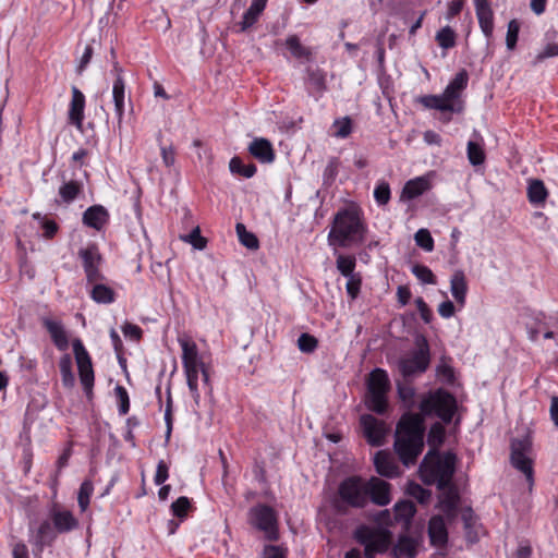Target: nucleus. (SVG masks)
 Instances as JSON below:
<instances>
[{"label": "nucleus", "mask_w": 558, "mask_h": 558, "mask_svg": "<svg viewBox=\"0 0 558 558\" xmlns=\"http://www.w3.org/2000/svg\"><path fill=\"white\" fill-rule=\"evenodd\" d=\"M412 272L423 283H427V284L436 283V277L427 266L414 265L412 267Z\"/></svg>", "instance_id": "48"}, {"label": "nucleus", "mask_w": 558, "mask_h": 558, "mask_svg": "<svg viewBox=\"0 0 558 558\" xmlns=\"http://www.w3.org/2000/svg\"><path fill=\"white\" fill-rule=\"evenodd\" d=\"M250 520L255 527L266 533L268 539L276 541L278 538L276 514L271 507L258 505L252 508Z\"/></svg>", "instance_id": "13"}, {"label": "nucleus", "mask_w": 558, "mask_h": 558, "mask_svg": "<svg viewBox=\"0 0 558 558\" xmlns=\"http://www.w3.org/2000/svg\"><path fill=\"white\" fill-rule=\"evenodd\" d=\"M367 480L352 475L345 477L338 486V499L335 507L339 512H344L347 507L362 509L367 506Z\"/></svg>", "instance_id": "5"}, {"label": "nucleus", "mask_w": 558, "mask_h": 558, "mask_svg": "<svg viewBox=\"0 0 558 558\" xmlns=\"http://www.w3.org/2000/svg\"><path fill=\"white\" fill-rule=\"evenodd\" d=\"M397 391L399 398L409 404L413 403V399L415 396V389L410 385L405 383H398L397 384Z\"/></svg>", "instance_id": "57"}, {"label": "nucleus", "mask_w": 558, "mask_h": 558, "mask_svg": "<svg viewBox=\"0 0 558 558\" xmlns=\"http://www.w3.org/2000/svg\"><path fill=\"white\" fill-rule=\"evenodd\" d=\"M355 539L364 546L365 558H374L388 549L390 533L384 529L361 526L355 531Z\"/></svg>", "instance_id": "9"}, {"label": "nucleus", "mask_w": 558, "mask_h": 558, "mask_svg": "<svg viewBox=\"0 0 558 558\" xmlns=\"http://www.w3.org/2000/svg\"><path fill=\"white\" fill-rule=\"evenodd\" d=\"M93 493V484L89 481H85L81 484L77 502L82 511H85L89 505V498Z\"/></svg>", "instance_id": "50"}, {"label": "nucleus", "mask_w": 558, "mask_h": 558, "mask_svg": "<svg viewBox=\"0 0 558 558\" xmlns=\"http://www.w3.org/2000/svg\"><path fill=\"white\" fill-rule=\"evenodd\" d=\"M347 279H348L347 284H345L347 293L352 300H354L357 298V295L360 293L362 278L359 274V275H355L352 277H347Z\"/></svg>", "instance_id": "58"}, {"label": "nucleus", "mask_w": 558, "mask_h": 558, "mask_svg": "<svg viewBox=\"0 0 558 558\" xmlns=\"http://www.w3.org/2000/svg\"><path fill=\"white\" fill-rule=\"evenodd\" d=\"M367 502L385 507L391 502V484L377 477L372 476L367 480Z\"/></svg>", "instance_id": "15"}, {"label": "nucleus", "mask_w": 558, "mask_h": 558, "mask_svg": "<svg viewBox=\"0 0 558 558\" xmlns=\"http://www.w3.org/2000/svg\"><path fill=\"white\" fill-rule=\"evenodd\" d=\"M468 82H469L468 72L464 69L459 71L442 93L444 96L446 97L447 101L460 102L463 106V101L460 98H461V93L468 86Z\"/></svg>", "instance_id": "20"}, {"label": "nucleus", "mask_w": 558, "mask_h": 558, "mask_svg": "<svg viewBox=\"0 0 558 558\" xmlns=\"http://www.w3.org/2000/svg\"><path fill=\"white\" fill-rule=\"evenodd\" d=\"M182 240L192 244L193 247L197 250H203L206 247L207 241L204 236L201 234L199 227L194 228L190 234L182 236Z\"/></svg>", "instance_id": "52"}, {"label": "nucleus", "mask_w": 558, "mask_h": 558, "mask_svg": "<svg viewBox=\"0 0 558 558\" xmlns=\"http://www.w3.org/2000/svg\"><path fill=\"white\" fill-rule=\"evenodd\" d=\"M417 348L410 355L398 361V369L403 378L424 373L430 362L427 340L422 337L417 340Z\"/></svg>", "instance_id": "10"}, {"label": "nucleus", "mask_w": 558, "mask_h": 558, "mask_svg": "<svg viewBox=\"0 0 558 558\" xmlns=\"http://www.w3.org/2000/svg\"><path fill=\"white\" fill-rule=\"evenodd\" d=\"M87 283L102 281L105 279L100 271L102 256L96 244H88L78 251Z\"/></svg>", "instance_id": "12"}, {"label": "nucleus", "mask_w": 558, "mask_h": 558, "mask_svg": "<svg viewBox=\"0 0 558 558\" xmlns=\"http://www.w3.org/2000/svg\"><path fill=\"white\" fill-rule=\"evenodd\" d=\"M366 228L359 211L354 208L339 210L328 233L329 245L349 247L362 244L365 240Z\"/></svg>", "instance_id": "2"}, {"label": "nucleus", "mask_w": 558, "mask_h": 558, "mask_svg": "<svg viewBox=\"0 0 558 558\" xmlns=\"http://www.w3.org/2000/svg\"><path fill=\"white\" fill-rule=\"evenodd\" d=\"M376 472L385 477L393 478L400 475V468L393 454L387 450H379L374 457Z\"/></svg>", "instance_id": "17"}, {"label": "nucleus", "mask_w": 558, "mask_h": 558, "mask_svg": "<svg viewBox=\"0 0 558 558\" xmlns=\"http://www.w3.org/2000/svg\"><path fill=\"white\" fill-rule=\"evenodd\" d=\"M360 424L366 441L374 447L384 445L385 438L389 432L387 424L373 416L364 414L360 417Z\"/></svg>", "instance_id": "14"}, {"label": "nucleus", "mask_w": 558, "mask_h": 558, "mask_svg": "<svg viewBox=\"0 0 558 558\" xmlns=\"http://www.w3.org/2000/svg\"><path fill=\"white\" fill-rule=\"evenodd\" d=\"M72 347L75 361L77 364L81 384L83 386L85 393L89 396L92 393L95 380L92 359L81 339H74L72 342Z\"/></svg>", "instance_id": "11"}, {"label": "nucleus", "mask_w": 558, "mask_h": 558, "mask_svg": "<svg viewBox=\"0 0 558 558\" xmlns=\"http://www.w3.org/2000/svg\"><path fill=\"white\" fill-rule=\"evenodd\" d=\"M89 284L93 286L89 295L94 302L99 304H110L114 302L116 292L110 287L104 284L101 281Z\"/></svg>", "instance_id": "32"}, {"label": "nucleus", "mask_w": 558, "mask_h": 558, "mask_svg": "<svg viewBox=\"0 0 558 558\" xmlns=\"http://www.w3.org/2000/svg\"><path fill=\"white\" fill-rule=\"evenodd\" d=\"M43 324L47 331L49 332L58 350L65 351L69 348V338L62 323L59 320L45 318L43 320Z\"/></svg>", "instance_id": "24"}, {"label": "nucleus", "mask_w": 558, "mask_h": 558, "mask_svg": "<svg viewBox=\"0 0 558 558\" xmlns=\"http://www.w3.org/2000/svg\"><path fill=\"white\" fill-rule=\"evenodd\" d=\"M114 391H116V396L119 400V412H120V414L124 415L130 410V399H129L128 391L124 387H122L120 385H118L114 388Z\"/></svg>", "instance_id": "56"}, {"label": "nucleus", "mask_w": 558, "mask_h": 558, "mask_svg": "<svg viewBox=\"0 0 558 558\" xmlns=\"http://www.w3.org/2000/svg\"><path fill=\"white\" fill-rule=\"evenodd\" d=\"M558 56V44H548L546 47L539 51L533 61V65H536L543 62L547 58H553Z\"/></svg>", "instance_id": "59"}, {"label": "nucleus", "mask_w": 558, "mask_h": 558, "mask_svg": "<svg viewBox=\"0 0 558 558\" xmlns=\"http://www.w3.org/2000/svg\"><path fill=\"white\" fill-rule=\"evenodd\" d=\"M424 417L418 413L402 414L396 426L393 448L400 462L414 465L424 449Z\"/></svg>", "instance_id": "1"}, {"label": "nucleus", "mask_w": 558, "mask_h": 558, "mask_svg": "<svg viewBox=\"0 0 558 558\" xmlns=\"http://www.w3.org/2000/svg\"><path fill=\"white\" fill-rule=\"evenodd\" d=\"M109 214L101 205H94L87 208L83 215V222L96 230H100L108 221Z\"/></svg>", "instance_id": "25"}, {"label": "nucleus", "mask_w": 558, "mask_h": 558, "mask_svg": "<svg viewBox=\"0 0 558 558\" xmlns=\"http://www.w3.org/2000/svg\"><path fill=\"white\" fill-rule=\"evenodd\" d=\"M548 196V191L542 180L534 179L529 181L527 198L533 205H543Z\"/></svg>", "instance_id": "33"}, {"label": "nucleus", "mask_w": 558, "mask_h": 558, "mask_svg": "<svg viewBox=\"0 0 558 558\" xmlns=\"http://www.w3.org/2000/svg\"><path fill=\"white\" fill-rule=\"evenodd\" d=\"M84 108H85V96L83 93L76 87H72V99L69 109V120L70 123L74 124L77 129L82 128L83 119H84Z\"/></svg>", "instance_id": "23"}, {"label": "nucleus", "mask_w": 558, "mask_h": 558, "mask_svg": "<svg viewBox=\"0 0 558 558\" xmlns=\"http://www.w3.org/2000/svg\"><path fill=\"white\" fill-rule=\"evenodd\" d=\"M416 547L417 542L414 538L402 535L393 547V556L395 558H415Z\"/></svg>", "instance_id": "31"}, {"label": "nucleus", "mask_w": 558, "mask_h": 558, "mask_svg": "<svg viewBox=\"0 0 558 558\" xmlns=\"http://www.w3.org/2000/svg\"><path fill=\"white\" fill-rule=\"evenodd\" d=\"M112 72L116 75V80L112 86V100L114 104V110L118 118V126L120 129L124 114L125 83L122 77V68L119 65L117 61L113 62Z\"/></svg>", "instance_id": "16"}, {"label": "nucleus", "mask_w": 558, "mask_h": 558, "mask_svg": "<svg viewBox=\"0 0 558 558\" xmlns=\"http://www.w3.org/2000/svg\"><path fill=\"white\" fill-rule=\"evenodd\" d=\"M83 183L76 180L64 182L59 187V196L62 203L70 204L83 193Z\"/></svg>", "instance_id": "34"}, {"label": "nucleus", "mask_w": 558, "mask_h": 558, "mask_svg": "<svg viewBox=\"0 0 558 558\" xmlns=\"http://www.w3.org/2000/svg\"><path fill=\"white\" fill-rule=\"evenodd\" d=\"M264 558H286V550L280 546L268 545L264 549Z\"/></svg>", "instance_id": "64"}, {"label": "nucleus", "mask_w": 558, "mask_h": 558, "mask_svg": "<svg viewBox=\"0 0 558 558\" xmlns=\"http://www.w3.org/2000/svg\"><path fill=\"white\" fill-rule=\"evenodd\" d=\"M416 244L425 250L432 252L434 250V240L427 229H420L414 235Z\"/></svg>", "instance_id": "51"}, {"label": "nucleus", "mask_w": 558, "mask_h": 558, "mask_svg": "<svg viewBox=\"0 0 558 558\" xmlns=\"http://www.w3.org/2000/svg\"><path fill=\"white\" fill-rule=\"evenodd\" d=\"M191 508L190 499L185 496L179 497L171 504L172 514L179 519H184Z\"/></svg>", "instance_id": "47"}, {"label": "nucleus", "mask_w": 558, "mask_h": 558, "mask_svg": "<svg viewBox=\"0 0 558 558\" xmlns=\"http://www.w3.org/2000/svg\"><path fill=\"white\" fill-rule=\"evenodd\" d=\"M417 101L427 109H436L442 112L450 111L460 113L463 110V106L460 102L447 101L444 94L421 96L417 98Z\"/></svg>", "instance_id": "18"}, {"label": "nucleus", "mask_w": 558, "mask_h": 558, "mask_svg": "<svg viewBox=\"0 0 558 558\" xmlns=\"http://www.w3.org/2000/svg\"><path fill=\"white\" fill-rule=\"evenodd\" d=\"M390 389V380L386 371L375 368L368 375L366 407L368 410L384 414L387 411V393Z\"/></svg>", "instance_id": "7"}, {"label": "nucleus", "mask_w": 558, "mask_h": 558, "mask_svg": "<svg viewBox=\"0 0 558 558\" xmlns=\"http://www.w3.org/2000/svg\"><path fill=\"white\" fill-rule=\"evenodd\" d=\"M457 35L450 26L440 28L436 34V41L442 49H450L456 46Z\"/></svg>", "instance_id": "42"}, {"label": "nucleus", "mask_w": 558, "mask_h": 558, "mask_svg": "<svg viewBox=\"0 0 558 558\" xmlns=\"http://www.w3.org/2000/svg\"><path fill=\"white\" fill-rule=\"evenodd\" d=\"M52 524L58 533H66L77 527L78 522L69 510H59L57 506L50 511Z\"/></svg>", "instance_id": "21"}, {"label": "nucleus", "mask_w": 558, "mask_h": 558, "mask_svg": "<svg viewBox=\"0 0 558 558\" xmlns=\"http://www.w3.org/2000/svg\"><path fill=\"white\" fill-rule=\"evenodd\" d=\"M235 231L239 241L243 246H245L248 250H257L259 247V242L256 235L247 231L243 223L238 222L235 226Z\"/></svg>", "instance_id": "39"}, {"label": "nucleus", "mask_w": 558, "mask_h": 558, "mask_svg": "<svg viewBox=\"0 0 558 558\" xmlns=\"http://www.w3.org/2000/svg\"><path fill=\"white\" fill-rule=\"evenodd\" d=\"M520 32V23L517 20H511L508 23L506 46L509 50H513L517 46L518 37Z\"/></svg>", "instance_id": "49"}, {"label": "nucleus", "mask_w": 558, "mask_h": 558, "mask_svg": "<svg viewBox=\"0 0 558 558\" xmlns=\"http://www.w3.org/2000/svg\"><path fill=\"white\" fill-rule=\"evenodd\" d=\"M374 197L378 205H386L390 201V186L387 182L381 181L374 191Z\"/></svg>", "instance_id": "53"}, {"label": "nucleus", "mask_w": 558, "mask_h": 558, "mask_svg": "<svg viewBox=\"0 0 558 558\" xmlns=\"http://www.w3.org/2000/svg\"><path fill=\"white\" fill-rule=\"evenodd\" d=\"M475 12L480 27L484 35L489 38L494 31V13L488 0H474Z\"/></svg>", "instance_id": "19"}, {"label": "nucleus", "mask_w": 558, "mask_h": 558, "mask_svg": "<svg viewBox=\"0 0 558 558\" xmlns=\"http://www.w3.org/2000/svg\"><path fill=\"white\" fill-rule=\"evenodd\" d=\"M337 129L335 135L340 138L348 137L352 132V121L349 117L336 120L333 123Z\"/></svg>", "instance_id": "54"}, {"label": "nucleus", "mask_w": 558, "mask_h": 558, "mask_svg": "<svg viewBox=\"0 0 558 558\" xmlns=\"http://www.w3.org/2000/svg\"><path fill=\"white\" fill-rule=\"evenodd\" d=\"M511 465L524 474L530 489L534 485L533 445L529 435L513 438L510 444Z\"/></svg>", "instance_id": "8"}, {"label": "nucleus", "mask_w": 558, "mask_h": 558, "mask_svg": "<svg viewBox=\"0 0 558 558\" xmlns=\"http://www.w3.org/2000/svg\"><path fill=\"white\" fill-rule=\"evenodd\" d=\"M415 505L410 500H401L397 502L393 507L395 520L397 522H402L405 525L410 523L412 518L415 514Z\"/></svg>", "instance_id": "35"}, {"label": "nucleus", "mask_w": 558, "mask_h": 558, "mask_svg": "<svg viewBox=\"0 0 558 558\" xmlns=\"http://www.w3.org/2000/svg\"><path fill=\"white\" fill-rule=\"evenodd\" d=\"M410 494L416 498L421 504L427 502L430 498V492L423 488L418 484H414L410 488Z\"/></svg>", "instance_id": "61"}, {"label": "nucleus", "mask_w": 558, "mask_h": 558, "mask_svg": "<svg viewBox=\"0 0 558 558\" xmlns=\"http://www.w3.org/2000/svg\"><path fill=\"white\" fill-rule=\"evenodd\" d=\"M286 46L296 59L310 60L312 58V50L308 47L303 46L296 35L288 36L286 39Z\"/></svg>", "instance_id": "37"}, {"label": "nucleus", "mask_w": 558, "mask_h": 558, "mask_svg": "<svg viewBox=\"0 0 558 558\" xmlns=\"http://www.w3.org/2000/svg\"><path fill=\"white\" fill-rule=\"evenodd\" d=\"M179 343L182 349V364L186 375L187 386L195 403H198L201 398L198 392V376L201 374L204 385L209 386V374L204 361L198 354L196 343L184 338H180Z\"/></svg>", "instance_id": "4"}, {"label": "nucleus", "mask_w": 558, "mask_h": 558, "mask_svg": "<svg viewBox=\"0 0 558 558\" xmlns=\"http://www.w3.org/2000/svg\"><path fill=\"white\" fill-rule=\"evenodd\" d=\"M415 304L417 307V311L420 312L421 318L426 323H430L433 314L428 307V305L425 303V301L422 298H417L415 300Z\"/></svg>", "instance_id": "62"}, {"label": "nucleus", "mask_w": 558, "mask_h": 558, "mask_svg": "<svg viewBox=\"0 0 558 558\" xmlns=\"http://www.w3.org/2000/svg\"><path fill=\"white\" fill-rule=\"evenodd\" d=\"M429 181L425 177L409 180L402 189L401 199L416 198L429 190Z\"/></svg>", "instance_id": "28"}, {"label": "nucleus", "mask_w": 558, "mask_h": 558, "mask_svg": "<svg viewBox=\"0 0 558 558\" xmlns=\"http://www.w3.org/2000/svg\"><path fill=\"white\" fill-rule=\"evenodd\" d=\"M457 457L448 451L442 456L434 450L427 452L421 462L420 470L427 484H435L438 489L450 485L456 472Z\"/></svg>", "instance_id": "3"}, {"label": "nucleus", "mask_w": 558, "mask_h": 558, "mask_svg": "<svg viewBox=\"0 0 558 558\" xmlns=\"http://www.w3.org/2000/svg\"><path fill=\"white\" fill-rule=\"evenodd\" d=\"M308 82L317 92H324L326 89L325 74L319 69L307 68L306 69Z\"/></svg>", "instance_id": "44"}, {"label": "nucleus", "mask_w": 558, "mask_h": 558, "mask_svg": "<svg viewBox=\"0 0 558 558\" xmlns=\"http://www.w3.org/2000/svg\"><path fill=\"white\" fill-rule=\"evenodd\" d=\"M339 166L340 161L338 158L333 157L329 159L323 174L325 183H332L335 181L338 174Z\"/></svg>", "instance_id": "55"}, {"label": "nucleus", "mask_w": 558, "mask_h": 558, "mask_svg": "<svg viewBox=\"0 0 558 558\" xmlns=\"http://www.w3.org/2000/svg\"><path fill=\"white\" fill-rule=\"evenodd\" d=\"M336 265L339 272L345 278L356 275L354 272L356 259L352 255L338 254Z\"/></svg>", "instance_id": "41"}, {"label": "nucleus", "mask_w": 558, "mask_h": 558, "mask_svg": "<svg viewBox=\"0 0 558 558\" xmlns=\"http://www.w3.org/2000/svg\"><path fill=\"white\" fill-rule=\"evenodd\" d=\"M267 0H253L250 8L244 12L242 21L239 23L240 31L245 32L251 28L265 10Z\"/></svg>", "instance_id": "30"}, {"label": "nucleus", "mask_w": 558, "mask_h": 558, "mask_svg": "<svg viewBox=\"0 0 558 558\" xmlns=\"http://www.w3.org/2000/svg\"><path fill=\"white\" fill-rule=\"evenodd\" d=\"M56 529L50 521L45 520L40 523L37 529L35 536V544L39 547H44L46 545H50L56 538Z\"/></svg>", "instance_id": "36"}, {"label": "nucleus", "mask_w": 558, "mask_h": 558, "mask_svg": "<svg viewBox=\"0 0 558 558\" xmlns=\"http://www.w3.org/2000/svg\"><path fill=\"white\" fill-rule=\"evenodd\" d=\"M72 454V449L71 447L69 446L68 448H65L63 450V452L60 454V457L58 458L57 460V471H56V474H54V477L52 480L53 482V486H57L58 485V477L61 473V470L68 465L69 463V460H70V457Z\"/></svg>", "instance_id": "60"}, {"label": "nucleus", "mask_w": 558, "mask_h": 558, "mask_svg": "<svg viewBox=\"0 0 558 558\" xmlns=\"http://www.w3.org/2000/svg\"><path fill=\"white\" fill-rule=\"evenodd\" d=\"M466 151H468V159L472 166H480V165L484 163L485 153H484L483 147L480 144H477L473 141H470L468 143Z\"/></svg>", "instance_id": "43"}, {"label": "nucleus", "mask_w": 558, "mask_h": 558, "mask_svg": "<svg viewBox=\"0 0 558 558\" xmlns=\"http://www.w3.org/2000/svg\"><path fill=\"white\" fill-rule=\"evenodd\" d=\"M168 476H169L168 465L166 464V462L163 460H160L157 464V470H156V474H155V484L161 485L162 483H165L167 481Z\"/></svg>", "instance_id": "63"}, {"label": "nucleus", "mask_w": 558, "mask_h": 558, "mask_svg": "<svg viewBox=\"0 0 558 558\" xmlns=\"http://www.w3.org/2000/svg\"><path fill=\"white\" fill-rule=\"evenodd\" d=\"M445 439V428L440 423H435L430 426L428 435H427V441L429 446H432L434 449H436L438 446H440L444 442Z\"/></svg>", "instance_id": "45"}, {"label": "nucleus", "mask_w": 558, "mask_h": 558, "mask_svg": "<svg viewBox=\"0 0 558 558\" xmlns=\"http://www.w3.org/2000/svg\"><path fill=\"white\" fill-rule=\"evenodd\" d=\"M229 169L232 173L242 175L244 178H252L256 173V166L254 163L244 165L240 157L231 158Z\"/></svg>", "instance_id": "40"}, {"label": "nucleus", "mask_w": 558, "mask_h": 558, "mask_svg": "<svg viewBox=\"0 0 558 558\" xmlns=\"http://www.w3.org/2000/svg\"><path fill=\"white\" fill-rule=\"evenodd\" d=\"M442 492L440 496L441 510L448 515L453 517L457 512L459 502V494L456 486L451 483L450 485L440 489Z\"/></svg>", "instance_id": "27"}, {"label": "nucleus", "mask_w": 558, "mask_h": 558, "mask_svg": "<svg viewBox=\"0 0 558 558\" xmlns=\"http://www.w3.org/2000/svg\"><path fill=\"white\" fill-rule=\"evenodd\" d=\"M428 535L430 543L436 546H442L448 541V533L445 521L441 517L436 515L429 520Z\"/></svg>", "instance_id": "26"}, {"label": "nucleus", "mask_w": 558, "mask_h": 558, "mask_svg": "<svg viewBox=\"0 0 558 558\" xmlns=\"http://www.w3.org/2000/svg\"><path fill=\"white\" fill-rule=\"evenodd\" d=\"M317 347L318 340L307 332L301 333L298 339V348L303 353H312Z\"/></svg>", "instance_id": "46"}, {"label": "nucleus", "mask_w": 558, "mask_h": 558, "mask_svg": "<svg viewBox=\"0 0 558 558\" xmlns=\"http://www.w3.org/2000/svg\"><path fill=\"white\" fill-rule=\"evenodd\" d=\"M248 153L263 163H270L275 159L272 145L264 137L254 138L248 145Z\"/></svg>", "instance_id": "22"}, {"label": "nucleus", "mask_w": 558, "mask_h": 558, "mask_svg": "<svg viewBox=\"0 0 558 558\" xmlns=\"http://www.w3.org/2000/svg\"><path fill=\"white\" fill-rule=\"evenodd\" d=\"M59 368L63 386L72 388L75 384V376L72 372V357L70 354H64L60 357Z\"/></svg>", "instance_id": "38"}, {"label": "nucleus", "mask_w": 558, "mask_h": 558, "mask_svg": "<svg viewBox=\"0 0 558 558\" xmlns=\"http://www.w3.org/2000/svg\"><path fill=\"white\" fill-rule=\"evenodd\" d=\"M450 291L457 303L461 306L465 303L468 283L462 270H456L450 279Z\"/></svg>", "instance_id": "29"}, {"label": "nucleus", "mask_w": 558, "mask_h": 558, "mask_svg": "<svg viewBox=\"0 0 558 558\" xmlns=\"http://www.w3.org/2000/svg\"><path fill=\"white\" fill-rule=\"evenodd\" d=\"M420 410L424 415H435L444 423L449 424L457 410L456 398L445 389L428 392L420 403Z\"/></svg>", "instance_id": "6"}]
</instances>
